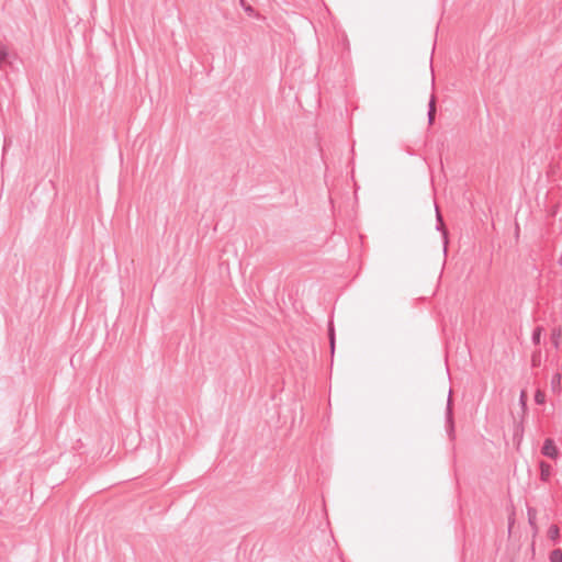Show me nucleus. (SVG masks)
I'll return each instance as SVG.
<instances>
[{"mask_svg":"<svg viewBox=\"0 0 562 562\" xmlns=\"http://www.w3.org/2000/svg\"><path fill=\"white\" fill-rule=\"evenodd\" d=\"M535 402L537 404H543L546 402V394L544 392L538 390L535 394Z\"/></svg>","mask_w":562,"mask_h":562,"instance_id":"9d476101","label":"nucleus"},{"mask_svg":"<svg viewBox=\"0 0 562 562\" xmlns=\"http://www.w3.org/2000/svg\"><path fill=\"white\" fill-rule=\"evenodd\" d=\"M539 467L541 481L548 482L552 473V467L546 461H540Z\"/></svg>","mask_w":562,"mask_h":562,"instance_id":"f03ea898","label":"nucleus"},{"mask_svg":"<svg viewBox=\"0 0 562 562\" xmlns=\"http://www.w3.org/2000/svg\"><path fill=\"white\" fill-rule=\"evenodd\" d=\"M435 114H436V98H435V95H431V98L429 100V104H428V122H429V124L434 123Z\"/></svg>","mask_w":562,"mask_h":562,"instance_id":"20e7f679","label":"nucleus"},{"mask_svg":"<svg viewBox=\"0 0 562 562\" xmlns=\"http://www.w3.org/2000/svg\"><path fill=\"white\" fill-rule=\"evenodd\" d=\"M561 338H562V328L561 327L553 328L552 334H551V340L555 348L560 347Z\"/></svg>","mask_w":562,"mask_h":562,"instance_id":"39448f33","label":"nucleus"},{"mask_svg":"<svg viewBox=\"0 0 562 562\" xmlns=\"http://www.w3.org/2000/svg\"><path fill=\"white\" fill-rule=\"evenodd\" d=\"M562 376L560 373H555L551 379V389L553 392H559L561 389Z\"/></svg>","mask_w":562,"mask_h":562,"instance_id":"423d86ee","label":"nucleus"},{"mask_svg":"<svg viewBox=\"0 0 562 562\" xmlns=\"http://www.w3.org/2000/svg\"><path fill=\"white\" fill-rule=\"evenodd\" d=\"M559 265L562 267V254L561 257L559 258Z\"/></svg>","mask_w":562,"mask_h":562,"instance_id":"dca6fc26","label":"nucleus"},{"mask_svg":"<svg viewBox=\"0 0 562 562\" xmlns=\"http://www.w3.org/2000/svg\"><path fill=\"white\" fill-rule=\"evenodd\" d=\"M550 562H562V551L555 549L550 553Z\"/></svg>","mask_w":562,"mask_h":562,"instance_id":"1a4fd4ad","label":"nucleus"},{"mask_svg":"<svg viewBox=\"0 0 562 562\" xmlns=\"http://www.w3.org/2000/svg\"><path fill=\"white\" fill-rule=\"evenodd\" d=\"M436 214H437V222H438V229H441V226H442V217H441V214L438 210V206H436Z\"/></svg>","mask_w":562,"mask_h":562,"instance_id":"ddd939ff","label":"nucleus"},{"mask_svg":"<svg viewBox=\"0 0 562 562\" xmlns=\"http://www.w3.org/2000/svg\"><path fill=\"white\" fill-rule=\"evenodd\" d=\"M7 58H8V49L2 43H0V69L3 68V66L7 61Z\"/></svg>","mask_w":562,"mask_h":562,"instance_id":"0eeeda50","label":"nucleus"},{"mask_svg":"<svg viewBox=\"0 0 562 562\" xmlns=\"http://www.w3.org/2000/svg\"><path fill=\"white\" fill-rule=\"evenodd\" d=\"M538 357H539V353H538V355H533V357H532L533 366H536V364H537V362H538Z\"/></svg>","mask_w":562,"mask_h":562,"instance_id":"2eb2a0df","label":"nucleus"},{"mask_svg":"<svg viewBox=\"0 0 562 562\" xmlns=\"http://www.w3.org/2000/svg\"><path fill=\"white\" fill-rule=\"evenodd\" d=\"M329 340H330L331 352H334V349H335V334H334V328L333 327L329 328Z\"/></svg>","mask_w":562,"mask_h":562,"instance_id":"f8f14e48","label":"nucleus"},{"mask_svg":"<svg viewBox=\"0 0 562 562\" xmlns=\"http://www.w3.org/2000/svg\"><path fill=\"white\" fill-rule=\"evenodd\" d=\"M550 539H557L559 537V528L557 526H551L548 531Z\"/></svg>","mask_w":562,"mask_h":562,"instance_id":"9b49d317","label":"nucleus"},{"mask_svg":"<svg viewBox=\"0 0 562 562\" xmlns=\"http://www.w3.org/2000/svg\"><path fill=\"white\" fill-rule=\"evenodd\" d=\"M525 401H526V393L522 391L521 394H520V402H521L522 406L526 405Z\"/></svg>","mask_w":562,"mask_h":562,"instance_id":"4468645a","label":"nucleus"},{"mask_svg":"<svg viewBox=\"0 0 562 562\" xmlns=\"http://www.w3.org/2000/svg\"><path fill=\"white\" fill-rule=\"evenodd\" d=\"M541 334H542V327L538 326L535 328L533 333H532V342L535 345H539L540 344V340H541Z\"/></svg>","mask_w":562,"mask_h":562,"instance_id":"6e6552de","label":"nucleus"},{"mask_svg":"<svg viewBox=\"0 0 562 562\" xmlns=\"http://www.w3.org/2000/svg\"><path fill=\"white\" fill-rule=\"evenodd\" d=\"M541 453L548 458L557 459L559 456V450L551 438L544 440Z\"/></svg>","mask_w":562,"mask_h":562,"instance_id":"f257e3e1","label":"nucleus"},{"mask_svg":"<svg viewBox=\"0 0 562 562\" xmlns=\"http://www.w3.org/2000/svg\"><path fill=\"white\" fill-rule=\"evenodd\" d=\"M447 431L450 437L453 436L454 428H453V419H452V409H451V400L448 398V405H447Z\"/></svg>","mask_w":562,"mask_h":562,"instance_id":"7ed1b4c3","label":"nucleus"}]
</instances>
